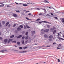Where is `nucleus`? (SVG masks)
<instances>
[{"mask_svg":"<svg viewBox=\"0 0 64 64\" xmlns=\"http://www.w3.org/2000/svg\"><path fill=\"white\" fill-rule=\"evenodd\" d=\"M46 46V47H49V46Z\"/></svg>","mask_w":64,"mask_h":64,"instance_id":"62","label":"nucleus"},{"mask_svg":"<svg viewBox=\"0 0 64 64\" xmlns=\"http://www.w3.org/2000/svg\"><path fill=\"white\" fill-rule=\"evenodd\" d=\"M26 19L27 20H29V18H27V17L26 18Z\"/></svg>","mask_w":64,"mask_h":64,"instance_id":"42","label":"nucleus"},{"mask_svg":"<svg viewBox=\"0 0 64 64\" xmlns=\"http://www.w3.org/2000/svg\"><path fill=\"white\" fill-rule=\"evenodd\" d=\"M28 15H30V16H31V14L30 13L28 14Z\"/></svg>","mask_w":64,"mask_h":64,"instance_id":"49","label":"nucleus"},{"mask_svg":"<svg viewBox=\"0 0 64 64\" xmlns=\"http://www.w3.org/2000/svg\"><path fill=\"white\" fill-rule=\"evenodd\" d=\"M10 40H8V43H10Z\"/></svg>","mask_w":64,"mask_h":64,"instance_id":"39","label":"nucleus"},{"mask_svg":"<svg viewBox=\"0 0 64 64\" xmlns=\"http://www.w3.org/2000/svg\"><path fill=\"white\" fill-rule=\"evenodd\" d=\"M22 44H24V40H22Z\"/></svg>","mask_w":64,"mask_h":64,"instance_id":"23","label":"nucleus"},{"mask_svg":"<svg viewBox=\"0 0 64 64\" xmlns=\"http://www.w3.org/2000/svg\"><path fill=\"white\" fill-rule=\"evenodd\" d=\"M12 14L14 17H17V16L16 14Z\"/></svg>","mask_w":64,"mask_h":64,"instance_id":"6","label":"nucleus"},{"mask_svg":"<svg viewBox=\"0 0 64 64\" xmlns=\"http://www.w3.org/2000/svg\"><path fill=\"white\" fill-rule=\"evenodd\" d=\"M22 37V35H20L18 36L17 38H21Z\"/></svg>","mask_w":64,"mask_h":64,"instance_id":"11","label":"nucleus"},{"mask_svg":"<svg viewBox=\"0 0 64 64\" xmlns=\"http://www.w3.org/2000/svg\"><path fill=\"white\" fill-rule=\"evenodd\" d=\"M16 12H18V13H20V11L18 10H16Z\"/></svg>","mask_w":64,"mask_h":64,"instance_id":"18","label":"nucleus"},{"mask_svg":"<svg viewBox=\"0 0 64 64\" xmlns=\"http://www.w3.org/2000/svg\"><path fill=\"white\" fill-rule=\"evenodd\" d=\"M54 18L56 19H58V18L56 17H55Z\"/></svg>","mask_w":64,"mask_h":64,"instance_id":"35","label":"nucleus"},{"mask_svg":"<svg viewBox=\"0 0 64 64\" xmlns=\"http://www.w3.org/2000/svg\"><path fill=\"white\" fill-rule=\"evenodd\" d=\"M27 28H30V27H29V26H28L27 27Z\"/></svg>","mask_w":64,"mask_h":64,"instance_id":"59","label":"nucleus"},{"mask_svg":"<svg viewBox=\"0 0 64 64\" xmlns=\"http://www.w3.org/2000/svg\"><path fill=\"white\" fill-rule=\"evenodd\" d=\"M36 10H40V9H39V8H37L36 9Z\"/></svg>","mask_w":64,"mask_h":64,"instance_id":"46","label":"nucleus"},{"mask_svg":"<svg viewBox=\"0 0 64 64\" xmlns=\"http://www.w3.org/2000/svg\"><path fill=\"white\" fill-rule=\"evenodd\" d=\"M17 44L18 45H20V42H17Z\"/></svg>","mask_w":64,"mask_h":64,"instance_id":"28","label":"nucleus"},{"mask_svg":"<svg viewBox=\"0 0 64 64\" xmlns=\"http://www.w3.org/2000/svg\"><path fill=\"white\" fill-rule=\"evenodd\" d=\"M53 38V36L52 35H50L48 37L49 39H52Z\"/></svg>","mask_w":64,"mask_h":64,"instance_id":"5","label":"nucleus"},{"mask_svg":"<svg viewBox=\"0 0 64 64\" xmlns=\"http://www.w3.org/2000/svg\"><path fill=\"white\" fill-rule=\"evenodd\" d=\"M39 20H40V18H38L36 20V21H38Z\"/></svg>","mask_w":64,"mask_h":64,"instance_id":"29","label":"nucleus"},{"mask_svg":"<svg viewBox=\"0 0 64 64\" xmlns=\"http://www.w3.org/2000/svg\"><path fill=\"white\" fill-rule=\"evenodd\" d=\"M9 40L10 42V41H12V40H13L12 39H9Z\"/></svg>","mask_w":64,"mask_h":64,"instance_id":"31","label":"nucleus"},{"mask_svg":"<svg viewBox=\"0 0 64 64\" xmlns=\"http://www.w3.org/2000/svg\"><path fill=\"white\" fill-rule=\"evenodd\" d=\"M7 7H11V6H9V5H8L7 6Z\"/></svg>","mask_w":64,"mask_h":64,"instance_id":"48","label":"nucleus"},{"mask_svg":"<svg viewBox=\"0 0 64 64\" xmlns=\"http://www.w3.org/2000/svg\"><path fill=\"white\" fill-rule=\"evenodd\" d=\"M7 41H8V39H5L4 40V42L5 43H6L7 42Z\"/></svg>","mask_w":64,"mask_h":64,"instance_id":"7","label":"nucleus"},{"mask_svg":"<svg viewBox=\"0 0 64 64\" xmlns=\"http://www.w3.org/2000/svg\"><path fill=\"white\" fill-rule=\"evenodd\" d=\"M44 37L46 38H47L48 37V35L46 34H45L44 35Z\"/></svg>","mask_w":64,"mask_h":64,"instance_id":"10","label":"nucleus"},{"mask_svg":"<svg viewBox=\"0 0 64 64\" xmlns=\"http://www.w3.org/2000/svg\"><path fill=\"white\" fill-rule=\"evenodd\" d=\"M2 27V25H1V24L0 23V27Z\"/></svg>","mask_w":64,"mask_h":64,"instance_id":"45","label":"nucleus"},{"mask_svg":"<svg viewBox=\"0 0 64 64\" xmlns=\"http://www.w3.org/2000/svg\"><path fill=\"white\" fill-rule=\"evenodd\" d=\"M28 39V36H26L25 38V39L26 40H27Z\"/></svg>","mask_w":64,"mask_h":64,"instance_id":"25","label":"nucleus"},{"mask_svg":"<svg viewBox=\"0 0 64 64\" xmlns=\"http://www.w3.org/2000/svg\"><path fill=\"white\" fill-rule=\"evenodd\" d=\"M28 32H26V35L27 36L28 35Z\"/></svg>","mask_w":64,"mask_h":64,"instance_id":"26","label":"nucleus"},{"mask_svg":"<svg viewBox=\"0 0 64 64\" xmlns=\"http://www.w3.org/2000/svg\"><path fill=\"white\" fill-rule=\"evenodd\" d=\"M41 9H42V10H44V11L45 12H46V10L45 8H41Z\"/></svg>","mask_w":64,"mask_h":64,"instance_id":"17","label":"nucleus"},{"mask_svg":"<svg viewBox=\"0 0 64 64\" xmlns=\"http://www.w3.org/2000/svg\"><path fill=\"white\" fill-rule=\"evenodd\" d=\"M14 46H15V47H17V46H16V45Z\"/></svg>","mask_w":64,"mask_h":64,"instance_id":"63","label":"nucleus"},{"mask_svg":"<svg viewBox=\"0 0 64 64\" xmlns=\"http://www.w3.org/2000/svg\"><path fill=\"white\" fill-rule=\"evenodd\" d=\"M22 48L24 49H27V47H26V46L23 47Z\"/></svg>","mask_w":64,"mask_h":64,"instance_id":"20","label":"nucleus"},{"mask_svg":"<svg viewBox=\"0 0 64 64\" xmlns=\"http://www.w3.org/2000/svg\"><path fill=\"white\" fill-rule=\"evenodd\" d=\"M58 36H60V34L59 33H58Z\"/></svg>","mask_w":64,"mask_h":64,"instance_id":"41","label":"nucleus"},{"mask_svg":"<svg viewBox=\"0 0 64 64\" xmlns=\"http://www.w3.org/2000/svg\"><path fill=\"white\" fill-rule=\"evenodd\" d=\"M19 27H20V28H23V26L22 25H21L19 26Z\"/></svg>","mask_w":64,"mask_h":64,"instance_id":"15","label":"nucleus"},{"mask_svg":"<svg viewBox=\"0 0 64 64\" xmlns=\"http://www.w3.org/2000/svg\"><path fill=\"white\" fill-rule=\"evenodd\" d=\"M57 49H60V50L61 49V48H57Z\"/></svg>","mask_w":64,"mask_h":64,"instance_id":"52","label":"nucleus"},{"mask_svg":"<svg viewBox=\"0 0 64 64\" xmlns=\"http://www.w3.org/2000/svg\"><path fill=\"white\" fill-rule=\"evenodd\" d=\"M32 34H35V31H34L32 32Z\"/></svg>","mask_w":64,"mask_h":64,"instance_id":"22","label":"nucleus"},{"mask_svg":"<svg viewBox=\"0 0 64 64\" xmlns=\"http://www.w3.org/2000/svg\"><path fill=\"white\" fill-rule=\"evenodd\" d=\"M27 52V50H24L22 51H21L20 52V53H25Z\"/></svg>","mask_w":64,"mask_h":64,"instance_id":"4","label":"nucleus"},{"mask_svg":"<svg viewBox=\"0 0 64 64\" xmlns=\"http://www.w3.org/2000/svg\"><path fill=\"white\" fill-rule=\"evenodd\" d=\"M62 37L63 38H64V35Z\"/></svg>","mask_w":64,"mask_h":64,"instance_id":"64","label":"nucleus"},{"mask_svg":"<svg viewBox=\"0 0 64 64\" xmlns=\"http://www.w3.org/2000/svg\"><path fill=\"white\" fill-rule=\"evenodd\" d=\"M24 29H27V28L26 27V26L25 25L24 26Z\"/></svg>","mask_w":64,"mask_h":64,"instance_id":"21","label":"nucleus"},{"mask_svg":"<svg viewBox=\"0 0 64 64\" xmlns=\"http://www.w3.org/2000/svg\"><path fill=\"white\" fill-rule=\"evenodd\" d=\"M27 42H28V40H27L25 41L26 43H27Z\"/></svg>","mask_w":64,"mask_h":64,"instance_id":"54","label":"nucleus"},{"mask_svg":"<svg viewBox=\"0 0 64 64\" xmlns=\"http://www.w3.org/2000/svg\"><path fill=\"white\" fill-rule=\"evenodd\" d=\"M49 41H52V39H49Z\"/></svg>","mask_w":64,"mask_h":64,"instance_id":"51","label":"nucleus"},{"mask_svg":"<svg viewBox=\"0 0 64 64\" xmlns=\"http://www.w3.org/2000/svg\"><path fill=\"white\" fill-rule=\"evenodd\" d=\"M27 4H32V3H28Z\"/></svg>","mask_w":64,"mask_h":64,"instance_id":"56","label":"nucleus"},{"mask_svg":"<svg viewBox=\"0 0 64 64\" xmlns=\"http://www.w3.org/2000/svg\"><path fill=\"white\" fill-rule=\"evenodd\" d=\"M15 3H16V4H18V3L15 2Z\"/></svg>","mask_w":64,"mask_h":64,"instance_id":"55","label":"nucleus"},{"mask_svg":"<svg viewBox=\"0 0 64 64\" xmlns=\"http://www.w3.org/2000/svg\"><path fill=\"white\" fill-rule=\"evenodd\" d=\"M50 30H53V28H52L50 29Z\"/></svg>","mask_w":64,"mask_h":64,"instance_id":"61","label":"nucleus"},{"mask_svg":"<svg viewBox=\"0 0 64 64\" xmlns=\"http://www.w3.org/2000/svg\"><path fill=\"white\" fill-rule=\"evenodd\" d=\"M42 22H44V23H48V24L49 23V24H51V23L49 22H46V21H42Z\"/></svg>","mask_w":64,"mask_h":64,"instance_id":"8","label":"nucleus"},{"mask_svg":"<svg viewBox=\"0 0 64 64\" xmlns=\"http://www.w3.org/2000/svg\"><path fill=\"white\" fill-rule=\"evenodd\" d=\"M61 22H62L63 23H64V18H61Z\"/></svg>","mask_w":64,"mask_h":64,"instance_id":"2","label":"nucleus"},{"mask_svg":"<svg viewBox=\"0 0 64 64\" xmlns=\"http://www.w3.org/2000/svg\"><path fill=\"white\" fill-rule=\"evenodd\" d=\"M26 13H28V12H29V10L26 11Z\"/></svg>","mask_w":64,"mask_h":64,"instance_id":"40","label":"nucleus"},{"mask_svg":"<svg viewBox=\"0 0 64 64\" xmlns=\"http://www.w3.org/2000/svg\"><path fill=\"white\" fill-rule=\"evenodd\" d=\"M39 23H40V24H41L42 23V22H39Z\"/></svg>","mask_w":64,"mask_h":64,"instance_id":"53","label":"nucleus"},{"mask_svg":"<svg viewBox=\"0 0 64 64\" xmlns=\"http://www.w3.org/2000/svg\"><path fill=\"white\" fill-rule=\"evenodd\" d=\"M14 37V35H13L11 36L10 37V38H13Z\"/></svg>","mask_w":64,"mask_h":64,"instance_id":"19","label":"nucleus"},{"mask_svg":"<svg viewBox=\"0 0 64 64\" xmlns=\"http://www.w3.org/2000/svg\"><path fill=\"white\" fill-rule=\"evenodd\" d=\"M17 30L18 31H19L21 30V28H20L18 27L17 28Z\"/></svg>","mask_w":64,"mask_h":64,"instance_id":"9","label":"nucleus"},{"mask_svg":"<svg viewBox=\"0 0 64 64\" xmlns=\"http://www.w3.org/2000/svg\"><path fill=\"white\" fill-rule=\"evenodd\" d=\"M59 46H58V47H59V46H61V45H62V44H59Z\"/></svg>","mask_w":64,"mask_h":64,"instance_id":"43","label":"nucleus"},{"mask_svg":"<svg viewBox=\"0 0 64 64\" xmlns=\"http://www.w3.org/2000/svg\"><path fill=\"white\" fill-rule=\"evenodd\" d=\"M60 59H58V62H60Z\"/></svg>","mask_w":64,"mask_h":64,"instance_id":"38","label":"nucleus"},{"mask_svg":"<svg viewBox=\"0 0 64 64\" xmlns=\"http://www.w3.org/2000/svg\"><path fill=\"white\" fill-rule=\"evenodd\" d=\"M25 38V37L24 36H23L22 37V39L23 40Z\"/></svg>","mask_w":64,"mask_h":64,"instance_id":"33","label":"nucleus"},{"mask_svg":"<svg viewBox=\"0 0 64 64\" xmlns=\"http://www.w3.org/2000/svg\"><path fill=\"white\" fill-rule=\"evenodd\" d=\"M20 4H21V5H22V4H23V3H20Z\"/></svg>","mask_w":64,"mask_h":64,"instance_id":"58","label":"nucleus"},{"mask_svg":"<svg viewBox=\"0 0 64 64\" xmlns=\"http://www.w3.org/2000/svg\"><path fill=\"white\" fill-rule=\"evenodd\" d=\"M12 43H16V41H12Z\"/></svg>","mask_w":64,"mask_h":64,"instance_id":"27","label":"nucleus"},{"mask_svg":"<svg viewBox=\"0 0 64 64\" xmlns=\"http://www.w3.org/2000/svg\"><path fill=\"white\" fill-rule=\"evenodd\" d=\"M10 26H11V25L10 24H9L8 26V28H10Z\"/></svg>","mask_w":64,"mask_h":64,"instance_id":"34","label":"nucleus"},{"mask_svg":"<svg viewBox=\"0 0 64 64\" xmlns=\"http://www.w3.org/2000/svg\"><path fill=\"white\" fill-rule=\"evenodd\" d=\"M49 31V30L48 29H46L44 30L42 29L41 30V31L42 32H48Z\"/></svg>","mask_w":64,"mask_h":64,"instance_id":"1","label":"nucleus"},{"mask_svg":"<svg viewBox=\"0 0 64 64\" xmlns=\"http://www.w3.org/2000/svg\"><path fill=\"white\" fill-rule=\"evenodd\" d=\"M44 15V14H42H42L40 13L39 14V15Z\"/></svg>","mask_w":64,"mask_h":64,"instance_id":"36","label":"nucleus"},{"mask_svg":"<svg viewBox=\"0 0 64 64\" xmlns=\"http://www.w3.org/2000/svg\"><path fill=\"white\" fill-rule=\"evenodd\" d=\"M26 27L27 28V27H28V25H26Z\"/></svg>","mask_w":64,"mask_h":64,"instance_id":"60","label":"nucleus"},{"mask_svg":"<svg viewBox=\"0 0 64 64\" xmlns=\"http://www.w3.org/2000/svg\"><path fill=\"white\" fill-rule=\"evenodd\" d=\"M0 4H1V5L0 4V7H4V4H2V3H0Z\"/></svg>","mask_w":64,"mask_h":64,"instance_id":"3","label":"nucleus"},{"mask_svg":"<svg viewBox=\"0 0 64 64\" xmlns=\"http://www.w3.org/2000/svg\"><path fill=\"white\" fill-rule=\"evenodd\" d=\"M44 3H49L46 0H45L44 1Z\"/></svg>","mask_w":64,"mask_h":64,"instance_id":"14","label":"nucleus"},{"mask_svg":"<svg viewBox=\"0 0 64 64\" xmlns=\"http://www.w3.org/2000/svg\"><path fill=\"white\" fill-rule=\"evenodd\" d=\"M19 49H22V47H20L19 48Z\"/></svg>","mask_w":64,"mask_h":64,"instance_id":"44","label":"nucleus"},{"mask_svg":"<svg viewBox=\"0 0 64 64\" xmlns=\"http://www.w3.org/2000/svg\"><path fill=\"white\" fill-rule=\"evenodd\" d=\"M47 27H48V28H50V26H49V25H48Z\"/></svg>","mask_w":64,"mask_h":64,"instance_id":"37","label":"nucleus"},{"mask_svg":"<svg viewBox=\"0 0 64 64\" xmlns=\"http://www.w3.org/2000/svg\"><path fill=\"white\" fill-rule=\"evenodd\" d=\"M50 14H51V15H53V14L52 13H51Z\"/></svg>","mask_w":64,"mask_h":64,"instance_id":"57","label":"nucleus"},{"mask_svg":"<svg viewBox=\"0 0 64 64\" xmlns=\"http://www.w3.org/2000/svg\"><path fill=\"white\" fill-rule=\"evenodd\" d=\"M9 22H7L6 24V26H8V25H9Z\"/></svg>","mask_w":64,"mask_h":64,"instance_id":"12","label":"nucleus"},{"mask_svg":"<svg viewBox=\"0 0 64 64\" xmlns=\"http://www.w3.org/2000/svg\"><path fill=\"white\" fill-rule=\"evenodd\" d=\"M23 6H28V4H24L23 5Z\"/></svg>","mask_w":64,"mask_h":64,"instance_id":"16","label":"nucleus"},{"mask_svg":"<svg viewBox=\"0 0 64 64\" xmlns=\"http://www.w3.org/2000/svg\"><path fill=\"white\" fill-rule=\"evenodd\" d=\"M56 32V30H55L54 32H53V34H54Z\"/></svg>","mask_w":64,"mask_h":64,"instance_id":"13","label":"nucleus"},{"mask_svg":"<svg viewBox=\"0 0 64 64\" xmlns=\"http://www.w3.org/2000/svg\"><path fill=\"white\" fill-rule=\"evenodd\" d=\"M53 44L54 45V44H56V43H55V42H54L53 43Z\"/></svg>","mask_w":64,"mask_h":64,"instance_id":"47","label":"nucleus"},{"mask_svg":"<svg viewBox=\"0 0 64 64\" xmlns=\"http://www.w3.org/2000/svg\"><path fill=\"white\" fill-rule=\"evenodd\" d=\"M16 25V24H14V25L13 27H15Z\"/></svg>","mask_w":64,"mask_h":64,"instance_id":"50","label":"nucleus"},{"mask_svg":"<svg viewBox=\"0 0 64 64\" xmlns=\"http://www.w3.org/2000/svg\"><path fill=\"white\" fill-rule=\"evenodd\" d=\"M5 23V22L4 21H2V24H4Z\"/></svg>","mask_w":64,"mask_h":64,"instance_id":"24","label":"nucleus"},{"mask_svg":"<svg viewBox=\"0 0 64 64\" xmlns=\"http://www.w3.org/2000/svg\"><path fill=\"white\" fill-rule=\"evenodd\" d=\"M46 16H48V17H49V16H50V15L49 14H47L46 15Z\"/></svg>","mask_w":64,"mask_h":64,"instance_id":"30","label":"nucleus"},{"mask_svg":"<svg viewBox=\"0 0 64 64\" xmlns=\"http://www.w3.org/2000/svg\"><path fill=\"white\" fill-rule=\"evenodd\" d=\"M3 39V38H2V37H0V40H2Z\"/></svg>","mask_w":64,"mask_h":64,"instance_id":"32","label":"nucleus"}]
</instances>
